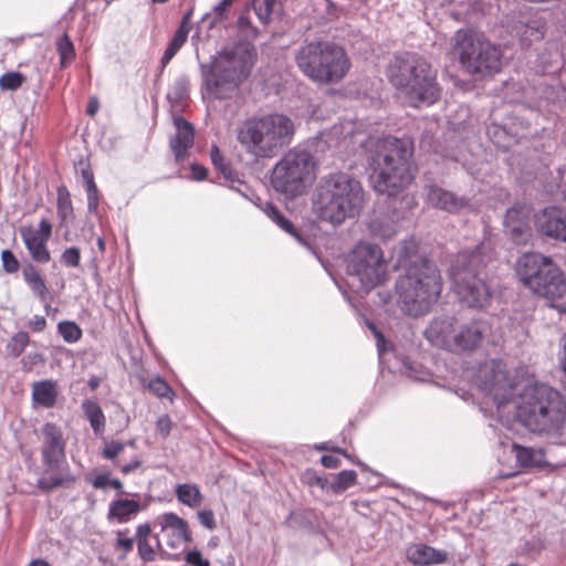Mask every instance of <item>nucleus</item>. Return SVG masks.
Segmentation results:
<instances>
[{
	"mask_svg": "<svg viewBox=\"0 0 566 566\" xmlns=\"http://www.w3.org/2000/svg\"><path fill=\"white\" fill-rule=\"evenodd\" d=\"M473 382L493 402L501 420L516 418L531 431L564 434L566 401L557 390L531 382L525 367L492 358L479 366Z\"/></svg>",
	"mask_w": 566,
	"mask_h": 566,
	"instance_id": "1",
	"label": "nucleus"
},
{
	"mask_svg": "<svg viewBox=\"0 0 566 566\" xmlns=\"http://www.w3.org/2000/svg\"><path fill=\"white\" fill-rule=\"evenodd\" d=\"M396 268L405 271L396 282L395 301L408 316L426 315L437 303L442 280L440 271L430 260L418 252V243L406 240L395 249Z\"/></svg>",
	"mask_w": 566,
	"mask_h": 566,
	"instance_id": "2",
	"label": "nucleus"
},
{
	"mask_svg": "<svg viewBox=\"0 0 566 566\" xmlns=\"http://www.w3.org/2000/svg\"><path fill=\"white\" fill-rule=\"evenodd\" d=\"M371 181L379 193L394 196L413 180L411 140L392 136L367 142Z\"/></svg>",
	"mask_w": 566,
	"mask_h": 566,
	"instance_id": "3",
	"label": "nucleus"
},
{
	"mask_svg": "<svg viewBox=\"0 0 566 566\" xmlns=\"http://www.w3.org/2000/svg\"><path fill=\"white\" fill-rule=\"evenodd\" d=\"M294 120L283 113L252 115L237 127L235 136L242 150L254 160L276 157L295 135Z\"/></svg>",
	"mask_w": 566,
	"mask_h": 566,
	"instance_id": "4",
	"label": "nucleus"
},
{
	"mask_svg": "<svg viewBox=\"0 0 566 566\" xmlns=\"http://www.w3.org/2000/svg\"><path fill=\"white\" fill-rule=\"evenodd\" d=\"M365 202L359 180L344 174H331L317 185L312 198V211L323 222L339 226L355 218Z\"/></svg>",
	"mask_w": 566,
	"mask_h": 566,
	"instance_id": "5",
	"label": "nucleus"
},
{
	"mask_svg": "<svg viewBox=\"0 0 566 566\" xmlns=\"http://www.w3.org/2000/svg\"><path fill=\"white\" fill-rule=\"evenodd\" d=\"M387 76L399 95L413 107L431 105L440 98L437 71L418 54L396 55L387 67Z\"/></svg>",
	"mask_w": 566,
	"mask_h": 566,
	"instance_id": "6",
	"label": "nucleus"
},
{
	"mask_svg": "<svg viewBox=\"0 0 566 566\" xmlns=\"http://www.w3.org/2000/svg\"><path fill=\"white\" fill-rule=\"evenodd\" d=\"M254 64L252 52L243 46L219 52L209 69L202 66L206 93L218 99L232 98L250 76Z\"/></svg>",
	"mask_w": 566,
	"mask_h": 566,
	"instance_id": "7",
	"label": "nucleus"
},
{
	"mask_svg": "<svg viewBox=\"0 0 566 566\" xmlns=\"http://www.w3.org/2000/svg\"><path fill=\"white\" fill-rule=\"evenodd\" d=\"M490 256L484 252V245L473 251H462L453 260L449 275L455 294L460 301L470 307H484L491 297V291L482 276V270Z\"/></svg>",
	"mask_w": 566,
	"mask_h": 566,
	"instance_id": "8",
	"label": "nucleus"
},
{
	"mask_svg": "<svg viewBox=\"0 0 566 566\" xmlns=\"http://www.w3.org/2000/svg\"><path fill=\"white\" fill-rule=\"evenodd\" d=\"M295 61L300 71L318 84L337 83L350 69L349 59L342 46L322 41L302 45L295 54Z\"/></svg>",
	"mask_w": 566,
	"mask_h": 566,
	"instance_id": "9",
	"label": "nucleus"
},
{
	"mask_svg": "<svg viewBox=\"0 0 566 566\" xmlns=\"http://www.w3.org/2000/svg\"><path fill=\"white\" fill-rule=\"evenodd\" d=\"M318 164L306 149L293 148L274 165L271 185L287 197L295 198L306 192L317 178Z\"/></svg>",
	"mask_w": 566,
	"mask_h": 566,
	"instance_id": "10",
	"label": "nucleus"
},
{
	"mask_svg": "<svg viewBox=\"0 0 566 566\" xmlns=\"http://www.w3.org/2000/svg\"><path fill=\"white\" fill-rule=\"evenodd\" d=\"M453 51L462 69L471 75L485 77L502 67L500 48L476 32L459 30L454 35Z\"/></svg>",
	"mask_w": 566,
	"mask_h": 566,
	"instance_id": "11",
	"label": "nucleus"
},
{
	"mask_svg": "<svg viewBox=\"0 0 566 566\" xmlns=\"http://www.w3.org/2000/svg\"><path fill=\"white\" fill-rule=\"evenodd\" d=\"M516 274L538 296L555 300L566 294L565 276L548 256L539 253L523 254L517 260Z\"/></svg>",
	"mask_w": 566,
	"mask_h": 566,
	"instance_id": "12",
	"label": "nucleus"
},
{
	"mask_svg": "<svg viewBox=\"0 0 566 566\" xmlns=\"http://www.w3.org/2000/svg\"><path fill=\"white\" fill-rule=\"evenodd\" d=\"M387 269L384 252L377 244L359 241L348 255V275L357 280L365 292L386 281Z\"/></svg>",
	"mask_w": 566,
	"mask_h": 566,
	"instance_id": "13",
	"label": "nucleus"
},
{
	"mask_svg": "<svg viewBox=\"0 0 566 566\" xmlns=\"http://www.w3.org/2000/svg\"><path fill=\"white\" fill-rule=\"evenodd\" d=\"M154 527L159 528V533L156 535V546L167 556H176L175 551L190 541L187 522L172 512L157 516L154 521Z\"/></svg>",
	"mask_w": 566,
	"mask_h": 566,
	"instance_id": "14",
	"label": "nucleus"
},
{
	"mask_svg": "<svg viewBox=\"0 0 566 566\" xmlns=\"http://www.w3.org/2000/svg\"><path fill=\"white\" fill-rule=\"evenodd\" d=\"M534 223L541 234L566 242V201L537 212Z\"/></svg>",
	"mask_w": 566,
	"mask_h": 566,
	"instance_id": "15",
	"label": "nucleus"
},
{
	"mask_svg": "<svg viewBox=\"0 0 566 566\" xmlns=\"http://www.w3.org/2000/svg\"><path fill=\"white\" fill-rule=\"evenodd\" d=\"M21 238L31 255L39 263H48L51 259L46 243L52 234V224L42 219L38 227L25 226L20 229Z\"/></svg>",
	"mask_w": 566,
	"mask_h": 566,
	"instance_id": "16",
	"label": "nucleus"
},
{
	"mask_svg": "<svg viewBox=\"0 0 566 566\" xmlns=\"http://www.w3.org/2000/svg\"><path fill=\"white\" fill-rule=\"evenodd\" d=\"M489 326L483 321H470L458 324L453 335V350L457 353H471L476 350L484 340Z\"/></svg>",
	"mask_w": 566,
	"mask_h": 566,
	"instance_id": "17",
	"label": "nucleus"
},
{
	"mask_svg": "<svg viewBox=\"0 0 566 566\" xmlns=\"http://www.w3.org/2000/svg\"><path fill=\"white\" fill-rule=\"evenodd\" d=\"M530 217L531 209L527 206H515L506 211L505 232L514 243L526 244L532 238Z\"/></svg>",
	"mask_w": 566,
	"mask_h": 566,
	"instance_id": "18",
	"label": "nucleus"
},
{
	"mask_svg": "<svg viewBox=\"0 0 566 566\" xmlns=\"http://www.w3.org/2000/svg\"><path fill=\"white\" fill-rule=\"evenodd\" d=\"M458 324L453 317L436 318L426 329V338L437 347L453 350V335L457 333Z\"/></svg>",
	"mask_w": 566,
	"mask_h": 566,
	"instance_id": "19",
	"label": "nucleus"
},
{
	"mask_svg": "<svg viewBox=\"0 0 566 566\" xmlns=\"http://www.w3.org/2000/svg\"><path fill=\"white\" fill-rule=\"evenodd\" d=\"M43 444L42 459L43 462L56 463L57 460H65V443L61 429L54 423H45L42 428Z\"/></svg>",
	"mask_w": 566,
	"mask_h": 566,
	"instance_id": "20",
	"label": "nucleus"
},
{
	"mask_svg": "<svg viewBox=\"0 0 566 566\" xmlns=\"http://www.w3.org/2000/svg\"><path fill=\"white\" fill-rule=\"evenodd\" d=\"M44 463V472L38 481L39 488L52 490L59 486H70L75 482L65 460H57L56 463Z\"/></svg>",
	"mask_w": 566,
	"mask_h": 566,
	"instance_id": "21",
	"label": "nucleus"
},
{
	"mask_svg": "<svg viewBox=\"0 0 566 566\" xmlns=\"http://www.w3.org/2000/svg\"><path fill=\"white\" fill-rule=\"evenodd\" d=\"M427 201L436 208L452 213L460 212L469 205L467 199L457 197L454 193L437 186L428 187Z\"/></svg>",
	"mask_w": 566,
	"mask_h": 566,
	"instance_id": "22",
	"label": "nucleus"
},
{
	"mask_svg": "<svg viewBox=\"0 0 566 566\" xmlns=\"http://www.w3.org/2000/svg\"><path fill=\"white\" fill-rule=\"evenodd\" d=\"M407 559L418 566L431 564H444L448 562V554L444 551L436 549L426 544H412L407 548Z\"/></svg>",
	"mask_w": 566,
	"mask_h": 566,
	"instance_id": "23",
	"label": "nucleus"
},
{
	"mask_svg": "<svg viewBox=\"0 0 566 566\" xmlns=\"http://www.w3.org/2000/svg\"><path fill=\"white\" fill-rule=\"evenodd\" d=\"M177 133L170 140V148L178 160H182L187 156L188 149L193 144V129L190 123L184 118L175 120Z\"/></svg>",
	"mask_w": 566,
	"mask_h": 566,
	"instance_id": "24",
	"label": "nucleus"
},
{
	"mask_svg": "<svg viewBox=\"0 0 566 566\" xmlns=\"http://www.w3.org/2000/svg\"><path fill=\"white\" fill-rule=\"evenodd\" d=\"M140 511L139 502L128 499L113 501L108 509V520L126 523Z\"/></svg>",
	"mask_w": 566,
	"mask_h": 566,
	"instance_id": "25",
	"label": "nucleus"
},
{
	"mask_svg": "<svg viewBox=\"0 0 566 566\" xmlns=\"http://www.w3.org/2000/svg\"><path fill=\"white\" fill-rule=\"evenodd\" d=\"M190 29V13H187L182 18L177 31L175 32L171 41L169 42L167 49L164 52V55L161 57L163 66H166L185 44Z\"/></svg>",
	"mask_w": 566,
	"mask_h": 566,
	"instance_id": "26",
	"label": "nucleus"
},
{
	"mask_svg": "<svg viewBox=\"0 0 566 566\" xmlns=\"http://www.w3.org/2000/svg\"><path fill=\"white\" fill-rule=\"evenodd\" d=\"M57 397L56 384L52 380H42L33 385L32 399L36 405L51 408L55 405Z\"/></svg>",
	"mask_w": 566,
	"mask_h": 566,
	"instance_id": "27",
	"label": "nucleus"
},
{
	"mask_svg": "<svg viewBox=\"0 0 566 566\" xmlns=\"http://www.w3.org/2000/svg\"><path fill=\"white\" fill-rule=\"evenodd\" d=\"M367 227L370 235L381 240L391 239L399 231L397 222L386 216L375 217Z\"/></svg>",
	"mask_w": 566,
	"mask_h": 566,
	"instance_id": "28",
	"label": "nucleus"
},
{
	"mask_svg": "<svg viewBox=\"0 0 566 566\" xmlns=\"http://www.w3.org/2000/svg\"><path fill=\"white\" fill-rule=\"evenodd\" d=\"M512 452L521 468L539 467L544 462V453L542 450H535L533 448H526L513 443Z\"/></svg>",
	"mask_w": 566,
	"mask_h": 566,
	"instance_id": "29",
	"label": "nucleus"
},
{
	"mask_svg": "<svg viewBox=\"0 0 566 566\" xmlns=\"http://www.w3.org/2000/svg\"><path fill=\"white\" fill-rule=\"evenodd\" d=\"M175 492L178 501L184 505L195 509L200 506L202 503L203 495L196 484H179Z\"/></svg>",
	"mask_w": 566,
	"mask_h": 566,
	"instance_id": "30",
	"label": "nucleus"
},
{
	"mask_svg": "<svg viewBox=\"0 0 566 566\" xmlns=\"http://www.w3.org/2000/svg\"><path fill=\"white\" fill-rule=\"evenodd\" d=\"M82 409L91 423L92 429L95 433H101L105 429V416L101 407L92 400H85L82 403Z\"/></svg>",
	"mask_w": 566,
	"mask_h": 566,
	"instance_id": "31",
	"label": "nucleus"
},
{
	"mask_svg": "<svg viewBox=\"0 0 566 566\" xmlns=\"http://www.w3.org/2000/svg\"><path fill=\"white\" fill-rule=\"evenodd\" d=\"M253 9L259 20L266 24L271 21L272 15L281 9L277 0H254Z\"/></svg>",
	"mask_w": 566,
	"mask_h": 566,
	"instance_id": "32",
	"label": "nucleus"
},
{
	"mask_svg": "<svg viewBox=\"0 0 566 566\" xmlns=\"http://www.w3.org/2000/svg\"><path fill=\"white\" fill-rule=\"evenodd\" d=\"M264 213L271 219L273 220L282 230H284L285 232H287L289 234L295 237L300 242L302 241L301 237L298 235V233L296 232V230L294 229L292 222L290 220H287L281 212L280 210L274 207L273 205L271 203H266L265 207H264Z\"/></svg>",
	"mask_w": 566,
	"mask_h": 566,
	"instance_id": "33",
	"label": "nucleus"
},
{
	"mask_svg": "<svg viewBox=\"0 0 566 566\" xmlns=\"http://www.w3.org/2000/svg\"><path fill=\"white\" fill-rule=\"evenodd\" d=\"M356 480L357 474L355 471L344 470L336 475L332 483H329V490L336 494L342 493L353 486L356 483Z\"/></svg>",
	"mask_w": 566,
	"mask_h": 566,
	"instance_id": "34",
	"label": "nucleus"
},
{
	"mask_svg": "<svg viewBox=\"0 0 566 566\" xmlns=\"http://www.w3.org/2000/svg\"><path fill=\"white\" fill-rule=\"evenodd\" d=\"M23 276L32 291L36 293L41 298H44L48 293V289L39 271L30 266L23 271Z\"/></svg>",
	"mask_w": 566,
	"mask_h": 566,
	"instance_id": "35",
	"label": "nucleus"
},
{
	"mask_svg": "<svg viewBox=\"0 0 566 566\" xmlns=\"http://www.w3.org/2000/svg\"><path fill=\"white\" fill-rule=\"evenodd\" d=\"M56 50L60 55L61 65L65 66L75 57V49L70 36L64 33L56 42Z\"/></svg>",
	"mask_w": 566,
	"mask_h": 566,
	"instance_id": "36",
	"label": "nucleus"
},
{
	"mask_svg": "<svg viewBox=\"0 0 566 566\" xmlns=\"http://www.w3.org/2000/svg\"><path fill=\"white\" fill-rule=\"evenodd\" d=\"M144 386L159 398H168L170 400L174 398L171 387L161 377H155L147 382L144 381Z\"/></svg>",
	"mask_w": 566,
	"mask_h": 566,
	"instance_id": "37",
	"label": "nucleus"
},
{
	"mask_svg": "<svg viewBox=\"0 0 566 566\" xmlns=\"http://www.w3.org/2000/svg\"><path fill=\"white\" fill-rule=\"evenodd\" d=\"M57 213L63 221L73 216L71 196L64 187L57 189Z\"/></svg>",
	"mask_w": 566,
	"mask_h": 566,
	"instance_id": "38",
	"label": "nucleus"
},
{
	"mask_svg": "<svg viewBox=\"0 0 566 566\" xmlns=\"http://www.w3.org/2000/svg\"><path fill=\"white\" fill-rule=\"evenodd\" d=\"M25 82V76L20 72H8L0 76V90L17 91Z\"/></svg>",
	"mask_w": 566,
	"mask_h": 566,
	"instance_id": "39",
	"label": "nucleus"
},
{
	"mask_svg": "<svg viewBox=\"0 0 566 566\" xmlns=\"http://www.w3.org/2000/svg\"><path fill=\"white\" fill-rule=\"evenodd\" d=\"M57 329L66 343H76L82 337V329L74 322H61Z\"/></svg>",
	"mask_w": 566,
	"mask_h": 566,
	"instance_id": "40",
	"label": "nucleus"
},
{
	"mask_svg": "<svg viewBox=\"0 0 566 566\" xmlns=\"http://www.w3.org/2000/svg\"><path fill=\"white\" fill-rule=\"evenodd\" d=\"M29 344V336L24 332L17 333L8 343L7 350L13 356H20Z\"/></svg>",
	"mask_w": 566,
	"mask_h": 566,
	"instance_id": "41",
	"label": "nucleus"
},
{
	"mask_svg": "<svg viewBox=\"0 0 566 566\" xmlns=\"http://www.w3.org/2000/svg\"><path fill=\"white\" fill-rule=\"evenodd\" d=\"M234 0H220L208 14V17L212 18V22H221L228 18L229 10L232 7Z\"/></svg>",
	"mask_w": 566,
	"mask_h": 566,
	"instance_id": "42",
	"label": "nucleus"
},
{
	"mask_svg": "<svg viewBox=\"0 0 566 566\" xmlns=\"http://www.w3.org/2000/svg\"><path fill=\"white\" fill-rule=\"evenodd\" d=\"M301 481L308 486L317 485L322 490H329L328 480L326 478L317 475V473L311 469L306 470L302 474Z\"/></svg>",
	"mask_w": 566,
	"mask_h": 566,
	"instance_id": "43",
	"label": "nucleus"
},
{
	"mask_svg": "<svg viewBox=\"0 0 566 566\" xmlns=\"http://www.w3.org/2000/svg\"><path fill=\"white\" fill-rule=\"evenodd\" d=\"M210 158L213 164V166L226 177L230 178L231 176V168L230 166L224 161V158L220 151V149L217 146H212L210 150Z\"/></svg>",
	"mask_w": 566,
	"mask_h": 566,
	"instance_id": "44",
	"label": "nucleus"
},
{
	"mask_svg": "<svg viewBox=\"0 0 566 566\" xmlns=\"http://www.w3.org/2000/svg\"><path fill=\"white\" fill-rule=\"evenodd\" d=\"M81 253L77 248H69L61 255V262L65 266L77 268L80 265Z\"/></svg>",
	"mask_w": 566,
	"mask_h": 566,
	"instance_id": "45",
	"label": "nucleus"
},
{
	"mask_svg": "<svg viewBox=\"0 0 566 566\" xmlns=\"http://www.w3.org/2000/svg\"><path fill=\"white\" fill-rule=\"evenodd\" d=\"M1 261L6 272L13 273L19 269V262L10 250H3L1 253Z\"/></svg>",
	"mask_w": 566,
	"mask_h": 566,
	"instance_id": "46",
	"label": "nucleus"
},
{
	"mask_svg": "<svg viewBox=\"0 0 566 566\" xmlns=\"http://www.w3.org/2000/svg\"><path fill=\"white\" fill-rule=\"evenodd\" d=\"M137 548L143 562L149 563L156 559L157 551L148 543V541L137 543Z\"/></svg>",
	"mask_w": 566,
	"mask_h": 566,
	"instance_id": "47",
	"label": "nucleus"
},
{
	"mask_svg": "<svg viewBox=\"0 0 566 566\" xmlns=\"http://www.w3.org/2000/svg\"><path fill=\"white\" fill-rule=\"evenodd\" d=\"M125 444L118 441H112L105 446L102 451V455L105 459L114 460L117 455H119L124 451Z\"/></svg>",
	"mask_w": 566,
	"mask_h": 566,
	"instance_id": "48",
	"label": "nucleus"
},
{
	"mask_svg": "<svg viewBox=\"0 0 566 566\" xmlns=\"http://www.w3.org/2000/svg\"><path fill=\"white\" fill-rule=\"evenodd\" d=\"M87 209L90 212H96L99 202L98 189L95 184L87 186Z\"/></svg>",
	"mask_w": 566,
	"mask_h": 566,
	"instance_id": "49",
	"label": "nucleus"
},
{
	"mask_svg": "<svg viewBox=\"0 0 566 566\" xmlns=\"http://www.w3.org/2000/svg\"><path fill=\"white\" fill-rule=\"evenodd\" d=\"M352 127H349L346 134H344V125H335L328 133H324L322 135V138L324 139L325 143H332L334 137H337L338 139L339 136L343 135V137L346 138V136L352 135Z\"/></svg>",
	"mask_w": 566,
	"mask_h": 566,
	"instance_id": "50",
	"label": "nucleus"
},
{
	"mask_svg": "<svg viewBox=\"0 0 566 566\" xmlns=\"http://www.w3.org/2000/svg\"><path fill=\"white\" fill-rule=\"evenodd\" d=\"M171 429L172 422L167 415L158 418L156 422V430L163 438H167L170 434Z\"/></svg>",
	"mask_w": 566,
	"mask_h": 566,
	"instance_id": "51",
	"label": "nucleus"
},
{
	"mask_svg": "<svg viewBox=\"0 0 566 566\" xmlns=\"http://www.w3.org/2000/svg\"><path fill=\"white\" fill-rule=\"evenodd\" d=\"M198 520L200 522V524L208 528V530H213L216 528V520H214V514L211 510H202V511H199L198 512Z\"/></svg>",
	"mask_w": 566,
	"mask_h": 566,
	"instance_id": "52",
	"label": "nucleus"
},
{
	"mask_svg": "<svg viewBox=\"0 0 566 566\" xmlns=\"http://www.w3.org/2000/svg\"><path fill=\"white\" fill-rule=\"evenodd\" d=\"M134 539L125 537L123 532L117 533L116 547L122 551L123 556L133 549Z\"/></svg>",
	"mask_w": 566,
	"mask_h": 566,
	"instance_id": "53",
	"label": "nucleus"
},
{
	"mask_svg": "<svg viewBox=\"0 0 566 566\" xmlns=\"http://www.w3.org/2000/svg\"><path fill=\"white\" fill-rule=\"evenodd\" d=\"M186 560L192 566H209V562L203 559L198 551H190L186 555Z\"/></svg>",
	"mask_w": 566,
	"mask_h": 566,
	"instance_id": "54",
	"label": "nucleus"
},
{
	"mask_svg": "<svg viewBox=\"0 0 566 566\" xmlns=\"http://www.w3.org/2000/svg\"><path fill=\"white\" fill-rule=\"evenodd\" d=\"M368 327L370 328L376 338V345L379 353H384L386 350V339L384 335L377 329V327L373 323H368Z\"/></svg>",
	"mask_w": 566,
	"mask_h": 566,
	"instance_id": "55",
	"label": "nucleus"
},
{
	"mask_svg": "<svg viewBox=\"0 0 566 566\" xmlns=\"http://www.w3.org/2000/svg\"><path fill=\"white\" fill-rule=\"evenodd\" d=\"M151 534V528L149 524H142L136 530V541L137 543L146 542L149 539Z\"/></svg>",
	"mask_w": 566,
	"mask_h": 566,
	"instance_id": "56",
	"label": "nucleus"
},
{
	"mask_svg": "<svg viewBox=\"0 0 566 566\" xmlns=\"http://www.w3.org/2000/svg\"><path fill=\"white\" fill-rule=\"evenodd\" d=\"M46 321L43 316L35 315L33 318L29 322V326L34 332H41L45 328Z\"/></svg>",
	"mask_w": 566,
	"mask_h": 566,
	"instance_id": "57",
	"label": "nucleus"
},
{
	"mask_svg": "<svg viewBox=\"0 0 566 566\" xmlns=\"http://www.w3.org/2000/svg\"><path fill=\"white\" fill-rule=\"evenodd\" d=\"M321 462L325 468H337L340 464V460L332 454H325L321 458Z\"/></svg>",
	"mask_w": 566,
	"mask_h": 566,
	"instance_id": "58",
	"label": "nucleus"
},
{
	"mask_svg": "<svg viewBox=\"0 0 566 566\" xmlns=\"http://www.w3.org/2000/svg\"><path fill=\"white\" fill-rule=\"evenodd\" d=\"M142 461L137 458L133 459L130 462L120 465V471L124 474H129L134 472L135 470L139 469L142 467Z\"/></svg>",
	"mask_w": 566,
	"mask_h": 566,
	"instance_id": "59",
	"label": "nucleus"
},
{
	"mask_svg": "<svg viewBox=\"0 0 566 566\" xmlns=\"http://www.w3.org/2000/svg\"><path fill=\"white\" fill-rule=\"evenodd\" d=\"M109 480L107 474H99L93 480L92 484L95 489H105L109 486Z\"/></svg>",
	"mask_w": 566,
	"mask_h": 566,
	"instance_id": "60",
	"label": "nucleus"
},
{
	"mask_svg": "<svg viewBox=\"0 0 566 566\" xmlns=\"http://www.w3.org/2000/svg\"><path fill=\"white\" fill-rule=\"evenodd\" d=\"M191 171H192V177L196 180H203L208 175L207 169L199 165H192Z\"/></svg>",
	"mask_w": 566,
	"mask_h": 566,
	"instance_id": "61",
	"label": "nucleus"
},
{
	"mask_svg": "<svg viewBox=\"0 0 566 566\" xmlns=\"http://www.w3.org/2000/svg\"><path fill=\"white\" fill-rule=\"evenodd\" d=\"M82 178H83L85 188H87V186H90V185L95 184L94 176H93V172H92L91 169H83L82 170Z\"/></svg>",
	"mask_w": 566,
	"mask_h": 566,
	"instance_id": "62",
	"label": "nucleus"
},
{
	"mask_svg": "<svg viewBox=\"0 0 566 566\" xmlns=\"http://www.w3.org/2000/svg\"><path fill=\"white\" fill-rule=\"evenodd\" d=\"M99 104L95 97H92L87 105V114L94 116L98 111Z\"/></svg>",
	"mask_w": 566,
	"mask_h": 566,
	"instance_id": "63",
	"label": "nucleus"
},
{
	"mask_svg": "<svg viewBox=\"0 0 566 566\" xmlns=\"http://www.w3.org/2000/svg\"><path fill=\"white\" fill-rule=\"evenodd\" d=\"M101 378L97 377V376H92L90 379H88V387L91 388V390H95L99 385H101Z\"/></svg>",
	"mask_w": 566,
	"mask_h": 566,
	"instance_id": "64",
	"label": "nucleus"
}]
</instances>
